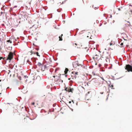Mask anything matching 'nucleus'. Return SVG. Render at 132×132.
Masks as SVG:
<instances>
[{
  "label": "nucleus",
  "mask_w": 132,
  "mask_h": 132,
  "mask_svg": "<svg viewBox=\"0 0 132 132\" xmlns=\"http://www.w3.org/2000/svg\"><path fill=\"white\" fill-rule=\"evenodd\" d=\"M101 60L103 61H105L106 62L109 63L111 58L110 54L109 53L106 52H103L102 55H101Z\"/></svg>",
  "instance_id": "f257e3e1"
},
{
  "label": "nucleus",
  "mask_w": 132,
  "mask_h": 132,
  "mask_svg": "<svg viewBox=\"0 0 132 132\" xmlns=\"http://www.w3.org/2000/svg\"><path fill=\"white\" fill-rule=\"evenodd\" d=\"M123 29L126 31H128L130 28L131 25L128 21H125L123 22Z\"/></svg>",
  "instance_id": "f03ea898"
},
{
  "label": "nucleus",
  "mask_w": 132,
  "mask_h": 132,
  "mask_svg": "<svg viewBox=\"0 0 132 132\" xmlns=\"http://www.w3.org/2000/svg\"><path fill=\"white\" fill-rule=\"evenodd\" d=\"M59 70V68H56L55 70V75H56L55 76H53V77L55 78V80L54 81L55 82H57L59 81H60V76L61 75V74H58L57 75L56 73V71L57 70Z\"/></svg>",
  "instance_id": "7ed1b4c3"
},
{
  "label": "nucleus",
  "mask_w": 132,
  "mask_h": 132,
  "mask_svg": "<svg viewBox=\"0 0 132 132\" xmlns=\"http://www.w3.org/2000/svg\"><path fill=\"white\" fill-rule=\"evenodd\" d=\"M78 72H72L71 74V76L72 77L68 79L69 80H70L71 79H73L74 78L76 79V78L79 77L78 74Z\"/></svg>",
  "instance_id": "20e7f679"
},
{
  "label": "nucleus",
  "mask_w": 132,
  "mask_h": 132,
  "mask_svg": "<svg viewBox=\"0 0 132 132\" xmlns=\"http://www.w3.org/2000/svg\"><path fill=\"white\" fill-rule=\"evenodd\" d=\"M14 53L12 52H10L8 55L7 57L6 58V60H9L10 62L13 58Z\"/></svg>",
  "instance_id": "39448f33"
},
{
  "label": "nucleus",
  "mask_w": 132,
  "mask_h": 132,
  "mask_svg": "<svg viewBox=\"0 0 132 132\" xmlns=\"http://www.w3.org/2000/svg\"><path fill=\"white\" fill-rule=\"evenodd\" d=\"M125 69L128 72H132V66L129 64L126 65Z\"/></svg>",
  "instance_id": "423d86ee"
},
{
  "label": "nucleus",
  "mask_w": 132,
  "mask_h": 132,
  "mask_svg": "<svg viewBox=\"0 0 132 132\" xmlns=\"http://www.w3.org/2000/svg\"><path fill=\"white\" fill-rule=\"evenodd\" d=\"M93 58L94 59V60L95 61H100L101 60V57H100V56L96 54L93 57Z\"/></svg>",
  "instance_id": "0eeeda50"
},
{
  "label": "nucleus",
  "mask_w": 132,
  "mask_h": 132,
  "mask_svg": "<svg viewBox=\"0 0 132 132\" xmlns=\"http://www.w3.org/2000/svg\"><path fill=\"white\" fill-rule=\"evenodd\" d=\"M91 82L92 83L95 85L96 86H98V84H97L98 83L97 82V81L95 79H92L91 81Z\"/></svg>",
  "instance_id": "6e6552de"
},
{
  "label": "nucleus",
  "mask_w": 132,
  "mask_h": 132,
  "mask_svg": "<svg viewBox=\"0 0 132 132\" xmlns=\"http://www.w3.org/2000/svg\"><path fill=\"white\" fill-rule=\"evenodd\" d=\"M65 90L68 92H71L72 93V91L73 90V88H71L69 86V87H66L65 89Z\"/></svg>",
  "instance_id": "1a4fd4ad"
},
{
  "label": "nucleus",
  "mask_w": 132,
  "mask_h": 132,
  "mask_svg": "<svg viewBox=\"0 0 132 132\" xmlns=\"http://www.w3.org/2000/svg\"><path fill=\"white\" fill-rule=\"evenodd\" d=\"M80 64H79L78 61H75L73 63V67L75 68L77 66H79Z\"/></svg>",
  "instance_id": "9d476101"
},
{
  "label": "nucleus",
  "mask_w": 132,
  "mask_h": 132,
  "mask_svg": "<svg viewBox=\"0 0 132 132\" xmlns=\"http://www.w3.org/2000/svg\"><path fill=\"white\" fill-rule=\"evenodd\" d=\"M37 65L40 67V68L43 67L44 68L45 67V65H43L42 64L39 62L38 63Z\"/></svg>",
  "instance_id": "9b49d317"
},
{
  "label": "nucleus",
  "mask_w": 132,
  "mask_h": 132,
  "mask_svg": "<svg viewBox=\"0 0 132 132\" xmlns=\"http://www.w3.org/2000/svg\"><path fill=\"white\" fill-rule=\"evenodd\" d=\"M34 25L32 27H31L30 28L29 31L31 32L32 31H35L36 29V28H34Z\"/></svg>",
  "instance_id": "f8f14e48"
},
{
  "label": "nucleus",
  "mask_w": 132,
  "mask_h": 132,
  "mask_svg": "<svg viewBox=\"0 0 132 132\" xmlns=\"http://www.w3.org/2000/svg\"><path fill=\"white\" fill-rule=\"evenodd\" d=\"M31 54H36L37 56H40V55H39V53L38 52L36 53L33 52L32 51H31Z\"/></svg>",
  "instance_id": "ddd939ff"
},
{
  "label": "nucleus",
  "mask_w": 132,
  "mask_h": 132,
  "mask_svg": "<svg viewBox=\"0 0 132 132\" xmlns=\"http://www.w3.org/2000/svg\"><path fill=\"white\" fill-rule=\"evenodd\" d=\"M69 71V69L67 68H65V70L64 71V73L65 74H66Z\"/></svg>",
  "instance_id": "4468645a"
},
{
  "label": "nucleus",
  "mask_w": 132,
  "mask_h": 132,
  "mask_svg": "<svg viewBox=\"0 0 132 132\" xmlns=\"http://www.w3.org/2000/svg\"><path fill=\"white\" fill-rule=\"evenodd\" d=\"M63 36V34H62L61 35V36H60L59 37V40L60 41H62V36Z\"/></svg>",
  "instance_id": "2eb2a0df"
},
{
  "label": "nucleus",
  "mask_w": 132,
  "mask_h": 132,
  "mask_svg": "<svg viewBox=\"0 0 132 132\" xmlns=\"http://www.w3.org/2000/svg\"><path fill=\"white\" fill-rule=\"evenodd\" d=\"M27 15H23L22 16V18L24 17V18H25L26 19H27Z\"/></svg>",
  "instance_id": "dca6fc26"
},
{
  "label": "nucleus",
  "mask_w": 132,
  "mask_h": 132,
  "mask_svg": "<svg viewBox=\"0 0 132 132\" xmlns=\"http://www.w3.org/2000/svg\"><path fill=\"white\" fill-rule=\"evenodd\" d=\"M3 59V60H5V57H4L3 58V57H0V60H1L2 59Z\"/></svg>",
  "instance_id": "f3484780"
},
{
  "label": "nucleus",
  "mask_w": 132,
  "mask_h": 132,
  "mask_svg": "<svg viewBox=\"0 0 132 132\" xmlns=\"http://www.w3.org/2000/svg\"><path fill=\"white\" fill-rule=\"evenodd\" d=\"M123 45V43H121L120 44V46L121 47H123V46H122V45Z\"/></svg>",
  "instance_id": "a211bd4d"
},
{
  "label": "nucleus",
  "mask_w": 132,
  "mask_h": 132,
  "mask_svg": "<svg viewBox=\"0 0 132 132\" xmlns=\"http://www.w3.org/2000/svg\"><path fill=\"white\" fill-rule=\"evenodd\" d=\"M45 68H44V69L43 68V67H41L40 68L41 69V70L42 71H44L45 70Z\"/></svg>",
  "instance_id": "6ab92c4d"
},
{
  "label": "nucleus",
  "mask_w": 132,
  "mask_h": 132,
  "mask_svg": "<svg viewBox=\"0 0 132 132\" xmlns=\"http://www.w3.org/2000/svg\"><path fill=\"white\" fill-rule=\"evenodd\" d=\"M122 9H123L121 7L120 8H118V10L119 11H122L123 10Z\"/></svg>",
  "instance_id": "aec40b11"
},
{
  "label": "nucleus",
  "mask_w": 132,
  "mask_h": 132,
  "mask_svg": "<svg viewBox=\"0 0 132 132\" xmlns=\"http://www.w3.org/2000/svg\"><path fill=\"white\" fill-rule=\"evenodd\" d=\"M27 62L30 65H31L32 64V63L30 62H29V60H27Z\"/></svg>",
  "instance_id": "412c9836"
},
{
  "label": "nucleus",
  "mask_w": 132,
  "mask_h": 132,
  "mask_svg": "<svg viewBox=\"0 0 132 132\" xmlns=\"http://www.w3.org/2000/svg\"><path fill=\"white\" fill-rule=\"evenodd\" d=\"M71 102L72 103V104H74V102L73 101V100H72V101H69V103L70 104L71 103Z\"/></svg>",
  "instance_id": "4be33fe9"
},
{
  "label": "nucleus",
  "mask_w": 132,
  "mask_h": 132,
  "mask_svg": "<svg viewBox=\"0 0 132 132\" xmlns=\"http://www.w3.org/2000/svg\"><path fill=\"white\" fill-rule=\"evenodd\" d=\"M7 42H10L11 43H12V42L10 40H7Z\"/></svg>",
  "instance_id": "5701e85b"
},
{
  "label": "nucleus",
  "mask_w": 132,
  "mask_h": 132,
  "mask_svg": "<svg viewBox=\"0 0 132 132\" xmlns=\"http://www.w3.org/2000/svg\"><path fill=\"white\" fill-rule=\"evenodd\" d=\"M56 105L57 106V105H56V104H53V107L56 106Z\"/></svg>",
  "instance_id": "b1692460"
},
{
  "label": "nucleus",
  "mask_w": 132,
  "mask_h": 132,
  "mask_svg": "<svg viewBox=\"0 0 132 132\" xmlns=\"http://www.w3.org/2000/svg\"><path fill=\"white\" fill-rule=\"evenodd\" d=\"M75 45L76 46H77V44L76 43L73 44V46H75Z\"/></svg>",
  "instance_id": "393cba45"
},
{
  "label": "nucleus",
  "mask_w": 132,
  "mask_h": 132,
  "mask_svg": "<svg viewBox=\"0 0 132 132\" xmlns=\"http://www.w3.org/2000/svg\"><path fill=\"white\" fill-rule=\"evenodd\" d=\"M19 79L20 80H21V77H18Z\"/></svg>",
  "instance_id": "a878e982"
},
{
  "label": "nucleus",
  "mask_w": 132,
  "mask_h": 132,
  "mask_svg": "<svg viewBox=\"0 0 132 132\" xmlns=\"http://www.w3.org/2000/svg\"><path fill=\"white\" fill-rule=\"evenodd\" d=\"M34 104H35L34 102H33V103H32L31 104L32 105H34Z\"/></svg>",
  "instance_id": "bb28decb"
},
{
  "label": "nucleus",
  "mask_w": 132,
  "mask_h": 132,
  "mask_svg": "<svg viewBox=\"0 0 132 132\" xmlns=\"http://www.w3.org/2000/svg\"><path fill=\"white\" fill-rule=\"evenodd\" d=\"M1 91H2L1 89H0V94H1Z\"/></svg>",
  "instance_id": "cd10ccee"
},
{
  "label": "nucleus",
  "mask_w": 132,
  "mask_h": 132,
  "mask_svg": "<svg viewBox=\"0 0 132 132\" xmlns=\"http://www.w3.org/2000/svg\"><path fill=\"white\" fill-rule=\"evenodd\" d=\"M130 12L131 13V14H132V10L130 11Z\"/></svg>",
  "instance_id": "c85d7f7f"
},
{
  "label": "nucleus",
  "mask_w": 132,
  "mask_h": 132,
  "mask_svg": "<svg viewBox=\"0 0 132 132\" xmlns=\"http://www.w3.org/2000/svg\"><path fill=\"white\" fill-rule=\"evenodd\" d=\"M113 85H111V86H110V87H111L112 88H113Z\"/></svg>",
  "instance_id": "c756f323"
},
{
  "label": "nucleus",
  "mask_w": 132,
  "mask_h": 132,
  "mask_svg": "<svg viewBox=\"0 0 132 132\" xmlns=\"http://www.w3.org/2000/svg\"><path fill=\"white\" fill-rule=\"evenodd\" d=\"M100 93L101 94H102L103 93V92H100Z\"/></svg>",
  "instance_id": "7c9ffc66"
},
{
  "label": "nucleus",
  "mask_w": 132,
  "mask_h": 132,
  "mask_svg": "<svg viewBox=\"0 0 132 132\" xmlns=\"http://www.w3.org/2000/svg\"><path fill=\"white\" fill-rule=\"evenodd\" d=\"M104 88L105 90L106 91V87H105L104 86Z\"/></svg>",
  "instance_id": "2f4dec72"
},
{
  "label": "nucleus",
  "mask_w": 132,
  "mask_h": 132,
  "mask_svg": "<svg viewBox=\"0 0 132 132\" xmlns=\"http://www.w3.org/2000/svg\"><path fill=\"white\" fill-rule=\"evenodd\" d=\"M92 74H93L94 75H95V73H94V72H92Z\"/></svg>",
  "instance_id": "473e14b6"
},
{
  "label": "nucleus",
  "mask_w": 132,
  "mask_h": 132,
  "mask_svg": "<svg viewBox=\"0 0 132 132\" xmlns=\"http://www.w3.org/2000/svg\"><path fill=\"white\" fill-rule=\"evenodd\" d=\"M112 45V43H110V46L111 45Z\"/></svg>",
  "instance_id": "72a5a7b5"
},
{
  "label": "nucleus",
  "mask_w": 132,
  "mask_h": 132,
  "mask_svg": "<svg viewBox=\"0 0 132 132\" xmlns=\"http://www.w3.org/2000/svg\"><path fill=\"white\" fill-rule=\"evenodd\" d=\"M24 77H25V78H26V77H27L26 76H24Z\"/></svg>",
  "instance_id": "f704fd0d"
},
{
  "label": "nucleus",
  "mask_w": 132,
  "mask_h": 132,
  "mask_svg": "<svg viewBox=\"0 0 132 132\" xmlns=\"http://www.w3.org/2000/svg\"><path fill=\"white\" fill-rule=\"evenodd\" d=\"M90 39H92V37H90Z\"/></svg>",
  "instance_id": "c9c22d12"
},
{
  "label": "nucleus",
  "mask_w": 132,
  "mask_h": 132,
  "mask_svg": "<svg viewBox=\"0 0 132 132\" xmlns=\"http://www.w3.org/2000/svg\"><path fill=\"white\" fill-rule=\"evenodd\" d=\"M18 24H19V23L18 24H15V25H16V26H17V25H18Z\"/></svg>",
  "instance_id": "e433bc0d"
},
{
  "label": "nucleus",
  "mask_w": 132,
  "mask_h": 132,
  "mask_svg": "<svg viewBox=\"0 0 132 132\" xmlns=\"http://www.w3.org/2000/svg\"><path fill=\"white\" fill-rule=\"evenodd\" d=\"M14 15L15 16V15H16V14H15V15Z\"/></svg>",
  "instance_id": "4c0bfd02"
},
{
  "label": "nucleus",
  "mask_w": 132,
  "mask_h": 132,
  "mask_svg": "<svg viewBox=\"0 0 132 132\" xmlns=\"http://www.w3.org/2000/svg\"><path fill=\"white\" fill-rule=\"evenodd\" d=\"M37 50H38V48H37Z\"/></svg>",
  "instance_id": "58836bf2"
},
{
  "label": "nucleus",
  "mask_w": 132,
  "mask_h": 132,
  "mask_svg": "<svg viewBox=\"0 0 132 132\" xmlns=\"http://www.w3.org/2000/svg\"><path fill=\"white\" fill-rule=\"evenodd\" d=\"M61 81H62V82H63V80H61Z\"/></svg>",
  "instance_id": "ea45409f"
},
{
  "label": "nucleus",
  "mask_w": 132,
  "mask_h": 132,
  "mask_svg": "<svg viewBox=\"0 0 132 132\" xmlns=\"http://www.w3.org/2000/svg\"><path fill=\"white\" fill-rule=\"evenodd\" d=\"M10 104H13L12 103H10Z\"/></svg>",
  "instance_id": "a19ab883"
},
{
  "label": "nucleus",
  "mask_w": 132,
  "mask_h": 132,
  "mask_svg": "<svg viewBox=\"0 0 132 132\" xmlns=\"http://www.w3.org/2000/svg\"><path fill=\"white\" fill-rule=\"evenodd\" d=\"M1 81V80H0V81Z\"/></svg>",
  "instance_id": "79ce46f5"
}]
</instances>
